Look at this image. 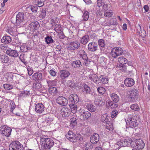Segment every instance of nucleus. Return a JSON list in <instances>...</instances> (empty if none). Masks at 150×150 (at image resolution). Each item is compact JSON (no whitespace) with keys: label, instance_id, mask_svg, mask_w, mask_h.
Masks as SVG:
<instances>
[{"label":"nucleus","instance_id":"obj_1","mask_svg":"<svg viewBox=\"0 0 150 150\" xmlns=\"http://www.w3.org/2000/svg\"><path fill=\"white\" fill-rule=\"evenodd\" d=\"M40 143L45 149H49L53 146V141L50 138L41 137L40 138Z\"/></svg>","mask_w":150,"mask_h":150},{"label":"nucleus","instance_id":"obj_2","mask_svg":"<svg viewBox=\"0 0 150 150\" xmlns=\"http://www.w3.org/2000/svg\"><path fill=\"white\" fill-rule=\"evenodd\" d=\"M135 141L132 142L130 143L131 146L135 149L140 150L144 148L145 144L141 139H136Z\"/></svg>","mask_w":150,"mask_h":150},{"label":"nucleus","instance_id":"obj_3","mask_svg":"<svg viewBox=\"0 0 150 150\" xmlns=\"http://www.w3.org/2000/svg\"><path fill=\"white\" fill-rule=\"evenodd\" d=\"M139 91L135 88L132 89L130 91V94L129 95V97L130 99V100L134 101L136 100L138 98L139 95Z\"/></svg>","mask_w":150,"mask_h":150},{"label":"nucleus","instance_id":"obj_4","mask_svg":"<svg viewBox=\"0 0 150 150\" xmlns=\"http://www.w3.org/2000/svg\"><path fill=\"white\" fill-rule=\"evenodd\" d=\"M23 145L17 141L12 142L10 144V150H23Z\"/></svg>","mask_w":150,"mask_h":150},{"label":"nucleus","instance_id":"obj_5","mask_svg":"<svg viewBox=\"0 0 150 150\" xmlns=\"http://www.w3.org/2000/svg\"><path fill=\"white\" fill-rule=\"evenodd\" d=\"M123 53V50L119 47H115L112 49L110 54L114 58H116Z\"/></svg>","mask_w":150,"mask_h":150},{"label":"nucleus","instance_id":"obj_6","mask_svg":"<svg viewBox=\"0 0 150 150\" xmlns=\"http://www.w3.org/2000/svg\"><path fill=\"white\" fill-rule=\"evenodd\" d=\"M79 42L77 40H75L70 42L69 44V48L71 50H77L80 47Z\"/></svg>","mask_w":150,"mask_h":150},{"label":"nucleus","instance_id":"obj_7","mask_svg":"<svg viewBox=\"0 0 150 150\" xmlns=\"http://www.w3.org/2000/svg\"><path fill=\"white\" fill-rule=\"evenodd\" d=\"M57 103L60 105H67L68 103V100L66 98L62 96L58 97L56 100Z\"/></svg>","mask_w":150,"mask_h":150},{"label":"nucleus","instance_id":"obj_8","mask_svg":"<svg viewBox=\"0 0 150 150\" xmlns=\"http://www.w3.org/2000/svg\"><path fill=\"white\" fill-rule=\"evenodd\" d=\"M68 99L69 103L76 104L79 101L78 97L76 94L70 95Z\"/></svg>","mask_w":150,"mask_h":150},{"label":"nucleus","instance_id":"obj_9","mask_svg":"<svg viewBox=\"0 0 150 150\" xmlns=\"http://www.w3.org/2000/svg\"><path fill=\"white\" fill-rule=\"evenodd\" d=\"M80 117H82L81 120L87 119L91 116V113L88 111H85L83 109H80L79 111Z\"/></svg>","mask_w":150,"mask_h":150},{"label":"nucleus","instance_id":"obj_10","mask_svg":"<svg viewBox=\"0 0 150 150\" xmlns=\"http://www.w3.org/2000/svg\"><path fill=\"white\" fill-rule=\"evenodd\" d=\"M45 107L42 103H39L36 104L35 110L37 113H41L45 110Z\"/></svg>","mask_w":150,"mask_h":150},{"label":"nucleus","instance_id":"obj_11","mask_svg":"<svg viewBox=\"0 0 150 150\" xmlns=\"http://www.w3.org/2000/svg\"><path fill=\"white\" fill-rule=\"evenodd\" d=\"M60 113L62 115L63 117H69L71 113V111L70 109L67 107H64L62 108Z\"/></svg>","mask_w":150,"mask_h":150},{"label":"nucleus","instance_id":"obj_12","mask_svg":"<svg viewBox=\"0 0 150 150\" xmlns=\"http://www.w3.org/2000/svg\"><path fill=\"white\" fill-rule=\"evenodd\" d=\"M1 129L0 130L1 134L3 136L7 137H9V129L8 127H6L5 125L1 126Z\"/></svg>","mask_w":150,"mask_h":150},{"label":"nucleus","instance_id":"obj_13","mask_svg":"<svg viewBox=\"0 0 150 150\" xmlns=\"http://www.w3.org/2000/svg\"><path fill=\"white\" fill-rule=\"evenodd\" d=\"M97 44L94 42H89L88 45V50L91 52H95L98 49Z\"/></svg>","mask_w":150,"mask_h":150},{"label":"nucleus","instance_id":"obj_14","mask_svg":"<svg viewBox=\"0 0 150 150\" xmlns=\"http://www.w3.org/2000/svg\"><path fill=\"white\" fill-rule=\"evenodd\" d=\"M29 29L33 31L37 30L40 27L39 23L37 21H34L29 25Z\"/></svg>","mask_w":150,"mask_h":150},{"label":"nucleus","instance_id":"obj_15","mask_svg":"<svg viewBox=\"0 0 150 150\" xmlns=\"http://www.w3.org/2000/svg\"><path fill=\"white\" fill-rule=\"evenodd\" d=\"M124 83L126 86L131 87L134 85L135 81L133 79L130 78H128L125 80Z\"/></svg>","mask_w":150,"mask_h":150},{"label":"nucleus","instance_id":"obj_16","mask_svg":"<svg viewBox=\"0 0 150 150\" xmlns=\"http://www.w3.org/2000/svg\"><path fill=\"white\" fill-rule=\"evenodd\" d=\"M24 14L22 12H19L17 15L16 17V23L18 24L22 22L24 19Z\"/></svg>","mask_w":150,"mask_h":150},{"label":"nucleus","instance_id":"obj_17","mask_svg":"<svg viewBox=\"0 0 150 150\" xmlns=\"http://www.w3.org/2000/svg\"><path fill=\"white\" fill-rule=\"evenodd\" d=\"M67 138L71 142H75V137L73 132L71 131H69L66 135Z\"/></svg>","mask_w":150,"mask_h":150},{"label":"nucleus","instance_id":"obj_18","mask_svg":"<svg viewBox=\"0 0 150 150\" xmlns=\"http://www.w3.org/2000/svg\"><path fill=\"white\" fill-rule=\"evenodd\" d=\"M60 77L62 79H64L68 77L70 75L69 72L66 70H62L60 71Z\"/></svg>","mask_w":150,"mask_h":150},{"label":"nucleus","instance_id":"obj_19","mask_svg":"<svg viewBox=\"0 0 150 150\" xmlns=\"http://www.w3.org/2000/svg\"><path fill=\"white\" fill-rule=\"evenodd\" d=\"M99 135L97 133H95L90 138V142L93 144H96L99 141Z\"/></svg>","mask_w":150,"mask_h":150},{"label":"nucleus","instance_id":"obj_20","mask_svg":"<svg viewBox=\"0 0 150 150\" xmlns=\"http://www.w3.org/2000/svg\"><path fill=\"white\" fill-rule=\"evenodd\" d=\"M125 120L126 122H137V116L133 115H130L128 116L127 118L125 119Z\"/></svg>","mask_w":150,"mask_h":150},{"label":"nucleus","instance_id":"obj_21","mask_svg":"<svg viewBox=\"0 0 150 150\" xmlns=\"http://www.w3.org/2000/svg\"><path fill=\"white\" fill-rule=\"evenodd\" d=\"M94 103L96 105L101 106L105 103V101L101 97H98L95 99Z\"/></svg>","mask_w":150,"mask_h":150},{"label":"nucleus","instance_id":"obj_22","mask_svg":"<svg viewBox=\"0 0 150 150\" xmlns=\"http://www.w3.org/2000/svg\"><path fill=\"white\" fill-rule=\"evenodd\" d=\"M33 80L35 81L41 80L42 79V74L39 72H37L34 73L32 76Z\"/></svg>","mask_w":150,"mask_h":150},{"label":"nucleus","instance_id":"obj_23","mask_svg":"<svg viewBox=\"0 0 150 150\" xmlns=\"http://www.w3.org/2000/svg\"><path fill=\"white\" fill-rule=\"evenodd\" d=\"M110 96L112 100L115 103H117L119 100V96L115 93H110Z\"/></svg>","mask_w":150,"mask_h":150},{"label":"nucleus","instance_id":"obj_24","mask_svg":"<svg viewBox=\"0 0 150 150\" xmlns=\"http://www.w3.org/2000/svg\"><path fill=\"white\" fill-rule=\"evenodd\" d=\"M137 33L142 37H144L146 36V33L143 28H142L139 25L137 27Z\"/></svg>","mask_w":150,"mask_h":150},{"label":"nucleus","instance_id":"obj_25","mask_svg":"<svg viewBox=\"0 0 150 150\" xmlns=\"http://www.w3.org/2000/svg\"><path fill=\"white\" fill-rule=\"evenodd\" d=\"M118 144L120 147H124L129 145L128 142L126 139H121L117 142Z\"/></svg>","mask_w":150,"mask_h":150},{"label":"nucleus","instance_id":"obj_26","mask_svg":"<svg viewBox=\"0 0 150 150\" xmlns=\"http://www.w3.org/2000/svg\"><path fill=\"white\" fill-rule=\"evenodd\" d=\"M89 39V36L88 35H86L83 36L80 39V42L81 44L83 45H85L88 43Z\"/></svg>","mask_w":150,"mask_h":150},{"label":"nucleus","instance_id":"obj_27","mask_svg":"<svg viewBox=\"0 0 150 150\" xmlns=\"http://www.w3.org/2000/svg\"><path fill=\"white\" fill-rule=\"evenodd\" d=\"M79 54L80 58H82L84 60H86L88 57L86 52L84 50H80L79 52Z\"/></svg>","mask_w":150,"mask_h":150},{"label":"nucleus","instance_id":"obj_28","mask_svg":"<svg viewBox=\"0 0 150 150\" xmlns=\"http://www.w3.org/2000/svg\"><path fill=\"white\" fill-rule=\"evenodd\" d=\"M48 92L50 93L53 96H55L57 93V88L54 87H50L48 88Z\"/></svg>","mask_w":150,"mask_h":150},{"label":"nucleus","instance_id":"obj_29","mask_svg":"<svg viewBox=\"0 0 150 150\" xmlns=\"http://www.w3.org/2000/svg\"><path fill=\"white\" fill-rule=\"evenodd\" d=\"M89 78L91 81L95 83H96L99 79L97 75L94 74H90L89 76Z\"/></svg>","mask_w":150,"mask_h":150},{"label":"nucleus","instance_id":"obj_30","mask_svg":"<svg viewBox=\"0 0 150 150\" xmlns=\"http://www.w3.org/2000/svg\"><path fill=\"white\" fill-rule=\"evenodd\" d=\"M126 124L127 127H129L132 128H134L138 125V123L137 122H127Z\"/></svg>","mask_w":150,"mask_h":150},{"label":"nucleus","instance_id":"obj_31","mask_svg":"<svg viewBox=\"0 0 150 150\" xmlns=\"http://www.w3.org/2000/svg\"><path fill=\"white\" fill-rule=\"evenodd\" d=\"M99 79L100 81L103 84H105L108 83V78L105 75H100L99 77Z\"/></svg>","mask_w":150,"mask_h":150},{"label":"nucleus","instance_id":"obj_32","mask_svg":"<svg viewBox=\"0 0 150 150\" xmlns=\"http://www.w3.org/2000/svg\"><path fill=\"white\" fill-rule=\"evenodd\" d=\"M86 107L88 110L91 112H93L95 111L96 108L93 104L90 103L87 104Z\"/></svg>","mask_w":150,"mask_h":150},{"label":"nucleus","instance_id":"obj_33","mask_svg":"<svg viewBox=\"0 0 150 150\" xmlns=\"http://www.w3.org/2000/svg\"><path fill=\"white\" fill-rule=\"evenodd\" d=\"M45 40L46 43L48 45L54 42L52 37L48 35H47L46 37L45 38Z\"/></svg>","mask_w":150,"mask_h":150},{"label":"nucleus","instance_id":"obj_34","mask_svg":"<svg viewBox=\"0 0 150 150\" xmlns=\"http://www.w3.org/2000/svg\"><path fill=\"white\" fill-rule=\"evenodd\" d=\"M71 64L72 66L74 68H78L82 66L81 63L79 60L73 61Z\"/></svg>","mask_w":150,"mask_h":150},{"label":"nucleus","instance_id":"obj_35","mask_svg":"<svg viewBox=\"0 0 150 150\" xmlns=\"http://www.w3.org/2000/svg\"><path fill=\"white\" fill-rule=\"evenodd\" d=\"M101 120L104 123H106L109 121V117H108L107 114H105L101 117Z\"/></svg>","mask_w":150,"mask_h":150},{"label":"nucleus","instance_id":"obj_36","mask_svg":"<svg viewBox=\"0 0 150 150\" xmlns=\"http://www.w3.org/2000/svg\"><path fill=\"white\" fill-rule=\"evenodd\" d=\"M76 104L72 103H69V105L71 109V111L73 113H76L77 110L76 105Z\"/></svg>","mask_w":150,"mask_h":150},{"label":"nucleus","instance_id":"obj_37","mask_svg":"<svg viewBox=\"0 0 150 150\" xmlns=\"http://www.w3.org/2000/svg\"><path fill=\"white\" fill-rule=\"evenodd\" d=\"M83 87L82 88L83 91L87 93H90L91 89L88 86L85 84H83Z\"/></svg>","mask_w":150,"mask_h":150},{"label":"nucleus","instance_id":"obj_38","mask_svg":"<svg viewBox=\"0 0 150 150\" xmlns=\"http://www.w3.org/2000/svg\"><path fill=\"white\" fill-rule=\"evenodd\" d=\"M118 61L122 64H126L127 62V59L123 56L120 57L118 58Z\"/></svg>","mask_w":150,"mask_h":150},{"label":"nucleus","instance_id":"obj_39","mask_svg":"<svg viewBox=\"0 0 150 150\" xmlns=\"http://www.w3.org/2000/svg\"><path fill=\"white\" fill-rule=\"evenodd\" d=\"M130 108L134 111H139L140 110V108L138 104L135 103L132 104L130 106Z\"/></svg>","mask_w":150,"mask_h":150},{"label":"nucleus","instance_id":"obj_40","mask_svg":"<svg viewBox=\"0 0 150 150\" xmlns=\"http://www.w3.org/2000/svg\"><path fill=\"white\" fill-rule=\"evenodd\" d=\"M113 15V12L112 10H105L104 15L105 16L108 18L111 17Z\"/></svg>","mask_w":150,"mask_h":150},{"label":"nucleus","instance_id":"obj_41","mask_svg":"<svg viewBox=\"0 0 150 150\" xmlns=\"http://www.w3.org/2000/svg\"><path fill=\"white\" fill-rule=\"evenodd\" d=\"M93 148L92 144L90 143H86L83 145V148L84 150H91Z\"/></svg>","mask_w":150,"mask_h":150},{"label":"nucleus","instance_id":"obj_42","mask_svg":"<svg viewBox=\"0 0 150 150\" xmlns=\"http://www.w3.org/2000/svg\"><path fill=\"white\" fill-rule=\"evenodd\" d=\"M29 5V6H28L27 7L26 6H24L23 7V8L24 9H28L30 8V9H38V5Z\"/></svg>","mask_w":150,"mask_h":150},{"label":"nucleus","instance_id":"obj_43","mask_svg":"<svg viewBox=\"0 0 150 150\" xmlns=\"http://www.w3.org/2000/svg\"><path fill=\"white\" fill-rule=\"evenodd\" d=\"M0 59L2 63H6L8 61L9 57L5 55H2L1 56Z\"/></svg>","mask_w":150,"mask_h":150},{"label":"nucleus","instance_id":"obj_44","mask_svg":"<svg viewBox=\"0 0 150 150\" xmlns=\"http://www.w3.org/2000/svg\"><path fill=\"white\" fill-rule=\"evenodd\" d=\"M134 9H135V7L138 9H142V6L141 5V1L140 0H137L136 4L135 5V6L133 5Z\"/></svg>","mask_w":150,"mask_h":150},{"label":"nucleus","instance_id":"obj_45","mask_svg":"<svg viewBox=\"0 0 150 150\" xmlns=\"http://www.w3.org/2000/svg\"><path fill=\"white\" fill-rule=\"evenodd\" d=\"M106 129L109 131H112L113 129V126L112 124L109 121L105 123Z\"/></svg>","mask_w":150,"mask_h":150},{"label":"nucleus","instance_id":"obj_46","mask_svg":"<svg viewBox=\"0 0 150 150\" xmlns=\"http://www.w3.org/2000/svg\"><path fill=\"white\" fill-rule=\"evenodd\" d=\"M9 36L6 35L4 36L1 39V41L2 43H9Z\"/></svg>","mask_w":150,"mask_h":150},{"label":"nucleus","instance_id":"obj_47","mask_svg":"<svg viewBox=\"0 0 150 150\" xmlns=\"http://www.w3.org/2000/svg\"><path fill=\"white\" fill-rule=\"evenodd\" d=\"M98 44L100 47L104 48L105 46V43L103 39H100L98 41Z\"/></svg>","mask_w":150,"mask_h":150},{"label":"nucleus","instance_id":"obj_48","mask_svg":"<svg viewBox=\"0 0 150 150\" xmlns=\"http://www.w3.org/2000/svg\"><path fill=\"white\" fill-rule=\"evenodd\" d=\"M117 23L116 18H112L111 19L109 22V24L110 25H116Z\"/></svg>","mask_w":150,"mask_h":150},{"label":"nucleus","instance_id":"obj_49","mask_svg":"<svg viewBox=\"0 0 150 150\" xmlns=\"http://www.w3.org/2000/svg\"><path fill=\"white\" fill-rule=\"evenodd\" d=\"M70 124L72 127H74L75 126L77 122L76 119V118L72 117L70 119Z\"/></svg>","mask_w":150,"mask_h":150},{"label":"nucleus","instance_id":"obj_50","mask_svg":"<svg viewBox=\"0 0 150 150\" xmlns=\"http://www.w3.org/2000/svg\"><path fill=\"white\" fill-rule=\"evenodd\" d=\"M83 20L86 21L87 20L89 17V13L87 11H85L83 13Z\"/></svg>","mask_w":150,"mask_h":150},{"label":"nucleus","instance_id":"obj_51","mask_svg":"<svg viewBox=\"0 0 150 150\" xmlns=\"http://www.w3.org/2000/svg\"><path fill=\"white\" fill-rule=\"evenodd\" d=\"M18 56V53L16 51L11 50L10 51V56L16 57Z\"/></svg>","mask_w":150,"mask_h":150},{"label":"nucleus","instance_id":"obj_52","mask_svg":"<svg viewBox=\"0 0 150 150\" xmlns=\"http://www.w3.org/2000/svg\"><path fill=\"white\" fill-rule=\"evenodd\" d=\"M45 0H38V6L40 9H43V8H41L44 5L43 2L45 1Z\"/></svg>","mask_w":150,"mask_h":150},{"label":"nucleus","instance_id":"obj_53","mask_svg":"<svg viewBox=\"0 0 150 150\" xmlns=\"http://www.w3.org/2000/svg\"><path fill=\"white\" fill-rule=\"evenodd\" d=\"M97 90L98 92L101 94H103L105 92V88L102 87H99L97 89Z\"/></svg>","mask_w":150,"mask_h":150},{"label":"nucleus","instance_id":"obj_54","mask_svg":"<svg viewBox=\"0 0 150 150\" xmlns=\"http://www.w3.org/2000/svg\"><path fill=\"white\" fill-rule=\"evenodd\" d=\"M54 30L57 33H59L61 30V25L58 24L56 25L54 28Z\"/></svg>","mask_w":150,"mask_h":150},{"label":"nucleus","instance_id":"obj_55","mask_svg":"<svg viewBox=\"0 0 150 150\" xmlns=\"http://www.w3.org/2000/svg\"><path fill=\"white\" fill-rule=\"evenodd\" d=\"M33 88L36 89H38L41 87V84L38 82H36L35 84H33Z\"/></svg>","mask_w":150,"mask_h":150},{"label":"nucleus","instance_id":"obj_56","mask_svg":"<svg viewBox=\"0 0 150 150\" xmlns=\"http://www.w3.org/2000/svg\"><path fill=\"white\" fill-rule=\"evenodd\" d=\"M75 136L76 138L75 139H76L75 142H76L77 140L81 141L83 140V138L81 137V135L79 134L75 135Z\"/></svg>","mask_w":150,"mask_h":150},{"label":"nucleus","instance_id":"obj_57","mask_svg":"<svg viewBox=\"0 0 150 150\" xmlns=\"http://www.w3.org/2000/svg\"><path fill=\"white\" fill-rule=\"evenodd\" d=\"M7 43H4V44L3 45V47H4L3 49L5 50H6V53L8 55H9V50L8 49V45H7Z\"/></svg>","mask_w":150,"mask_h":150},{"label":"nucleus","instance_id":"obj_58","mask_svg":"<svg viewBox=\"0 0 150 150\" xmlns=\"http://www.w3.org/2000/svg\"><path fill=\"white\" fill-rule=\"evenodd\" d=\"M116 103H114L112 102H111L109 103V106L111 108H117L118 106V105L116 104Z\"/></svg>","mask_w":150,"mask_h":150},{"label":"nucleus","instance_id":"obj_59","mask_svg":"<svg viewBox=\"0 0 150 150\" xmlns=\"http://www.w3.org/2000/svg\"><path fill=\"white\" fill-rule=\"evenodd\" d=\"M3 86L4 88L6 90L5 92L7 93H9V84H4Z\"/></svg>","mask_w":150,"mask_h":150},{"label":"nucleus","instance_id":"obj_60","mask_svg":"<svg viewBox=\"0 0 150 150\" xmlns=\"http://www.w3.org/2000/svg\"><path fill=\"white\" fill-rule=\"evenodd\" d=\"M97 6L100 8V6H102V5L105 3L103 1V0H97Z\"/></svg>","mask_w":150,"mask_h":150},{"label":"nucleus","instance_id":"obj_61","mask_svg":"<svg viewBox=\"0 0 150 150\" xmlns=\"http://www.w3.org/2000/svg\"><path fill=\"white\" fill-rule=\"evenodd\" d=\"M111 5L107 4H105V3L102 6L103 9H109L110 8Z\"/></svg>","mask_w":150,"mask_h":150},{"label":"nucleus","instance_id":"obj_62","mask_svg":"<svg viewBox=\"0 0 150 150\" xmlns=\"http://www.w3.org/2000/svg\"><path fill=\"white\" fill-rule=\"evenodd\" d=\"M47 83L49 87H53L55 84V81L54 80L48 81H47Z\"/></svg>","mask_w":150,"mask_h":150},{"label":"nucleus","instance_id":"obj_63","mask_svg":"<svg viewBox=\"0 0 150 150\" xmlns=\"http://www.w3.org/2000/svg\"><path fill=\"white\" fill-rule=\"evenodd\" d=\"M120 70L122 71L125 72H127V68L126 67L123 65V64H122V65L120 67Z\"/></svg>","mask_w":150,"mask_h":150},{"label":"nucleus","instance_id":"obj_64","mask_svg":"<svg viewBox=\"0 0 150 150\" xmlns=\"http://www.w3.org/2000/svg\"><path fill=\"white\" fill-rule=\"evenodd\" d=\"M28 74L29 76H31L33 73V71L31 67H29L27 68Z\"/></svg>","mask_w":150,"mask_h":150}]
</instances>
